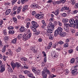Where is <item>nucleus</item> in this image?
<instances>
[{
    "instance_id": "nucleus-9",
    "label": "nucleus",
    "mask_w": 78,
    "mask_h": 78,
    "mask_svg": "<svg viewBox=\"0 0 78 78\" xmlns=\"http://www.w3.org/2000/svg\"><path fill=\"white\" fill-rule=\"evenodd\" d=\"M1 67V70H0V72H3L5 70V67L4 66L2 65L0 66Z\"/></svg>"
},
{
    "instance_id": "nucleus-13",
    "label": "nucleus",
    "mask_w": 78,
    "mask_h": 78,
    "mask_svg": "<svg viewBox=\"0 0 78 78\" xmlns=\"http://www.w3.org/2000/svg\"><path fill=\"white\" fill-rule=\"evenodd\" d=\"M11 10L10 9L7 10L5 11V15H9V14L10 12H11Z\"/></svg>"
},
{
    "instance_id": "nucleus-12",
    "label": "nucleus",
    "mask_w": 78,
    "mask_h": 78,
    "mask_svg": "<svg viewBox=\"0 0 78 78\" xmlns=\"http://www.w3.org/2000/svg\"><path fill=\"white\" fill-rule=\"evenodd\" d=\"M62 22L63 23H67L69 22V19L67 18H63Z\"/></svg>"
},
{
    "instance_id": "nucleus-62",
    "label": "nucleus",
    "mask_w": 78,
    "mask_h": 78,
    "mask_svg": "<svg viewBox=\"0 0 78 78\" xmlns=\"http://www.w3.org/2000/svg\"><path fill=\"white\" fill-rule=\"evenodd\" d=\"M62 16H63V17H66L67 16V14L64 13L62 14Z\"/></svg>"
},
{
    "instance_id": "nucleus-56",
    "label": "nucleus",
    "mask_w": 78,
    "mask_h": 78,
    "mask_svg": "<svg viewBox=\"0 0 78 78\" xmlns=\"http://www.w3.org/2000/svg\"><path fill=\"white\" fill-rule=\"evenodd\" d=\"M78 10H76L74 11H73V14H76L78 12Z\"/></svg>"
},
{
    "instance_id": "nucleus-4",
    "label": "nucleus",
    "mask_w": 78,
    "mask_h": 78,
    "mask_svg": "<svg viewBox=\"0 0 78 78\" xmlns=\"http://www.w3.org/2000/svg\"><path fill=\"white\" fill-rule=\"evenodd\" d=\"M35 17L38 19H42L44 17V14H40L39 13L37 14L35 16Z\"/></svg>"
},
{
    "instance_id": "nucleus-11",
    "label": "nucleus",
    "mask_w": 78,
    "mask_h": 78,
    "mask_svg": "<svg viewBox=\"0 0 78 78\" xmlns=\"http://www.w3.org/2000/svg\"><path fill=\"white\" fill-rule=\"evenodd\" d=\"M11 65L13 70H14V69L16 67V63L13 62H12L11 63Z\"/></svg>"
},
{
    "instance_id": "nucleus-36",
    "label": "nucleus",
    "mask_w": 78,
    "mask_h": 78,
    "mask_svg": "<svg viewBox=\"0 0 78 78\" xmlns=\"http://www.w3.org/2000/svg\"><path fill=\"white\" fill-rule=\"evenodd\" d=\"M58 45V43H57V44H54L52 45V47H53V48H56V46H57Z\"/></svg>"
},
{
    "instance_id": "nucleus-31",
    "label": "nucleus",
    "mask_w": 78,
    "mask_h": 78,
    "mask_svg": "<svg viewBox=\"0 0 78 78\" xmlns=\"http://www.w3.org/2000/svg\"><path fill=\"white\" fill-rule=\"evenodd\" d=\"M9 34H14L15 33L14 31L12 30H9Z\"/></svg>"
},
{
    "instance_id": "nucleus-34",
    "label": "nucleus",
    "mask_w": 78,
    "mask_h": 78,
    "mask_svg": "<svg viewBox=\"0 0 78 78\" xmlns=\"http://www.w3.org/2000/svg\"><path fill=\"white\" fill-rule=\"evenodd\" d=\"M71 3L72 5H75V1L74 0H72L71 1Z\"/></svg>"
},
{
    "instance_id": "nucleus-59",
    "label": "nucleus",
    "mask_w": 78,
    "mask_h": 78,
    "mask_svg": "<svg viewBox=\"0 0 78 78\" xmlns=\"http://www.w3.org/2000/svg\"><path fill=\"white\" fill-rule=\"evenodd\" d=\"M56 54V52H53V53L52 54V56H55Z\"/></svg>"
},
{
    "instance_id": "nucleus-16",
    "label": "nucleus",
    "mask_w": 78,
    "mask_h": 78,
    "mask_svg": "<svg viewBox=\"0 0 78 78\" xmlns=\"http://www.w3.org/2000/svg\"><path fill=\"white\" fill-rule=\"evenodd\" d=\"M51 47H52V42H50L49 43L48 46H47L48 49V50L50 49Z\"/></svg>"
},
{
    "instance_id": "nucleus-18",
    "label": "nucleus",
    "mask_w": 78,
    "mask_h": 78,
    "mask_svg": "<svg viewBox=\"0 0 78 78\" xmlns=\"http://www.w3.org/2000/svg\"><path fill=\"white\" fill-rule=\"evenodd\" d=\"M15 64H16V67H17V68H19V67H21V64H20V63L16 62Z\"/></svg>"
},
{
    "instance_id": "nucleus-45",
    "label": "nucleus",
    "mask_w": 78,
    "mask_h": 78,
    "mask_svg": "<svg viewBox=\"0 0 78 78\" xmlns=\"http://www.w3.org/2000/svg\"><path fill=\"white\" fill-rule=\"evenodd\" d=\"M70 62L71 64H73L75 62V59H71L70 60Z\"/></svg>"
},
{
    "instance_id": "nucleus-63",
    "label": "nucleus",
    "mask_w": 78,
    "mask_h": 78,
    "mask_svg": "<svg viewBox=\"0 0 78 78\" xmlns=\"http://www.w3.org/2000/svg\"><path fill=\"white\" fill-rule=\"evenodd\" d=\"M44 70V72H46L47 70V67H44L43 69Z\"/></svg>"
},
{
    "instance_id": "nucleus-55",
    "label": "nucleus",
    "mask_w": 78,
    "mask_h": 78,
    "mask_svg": "<svg viewBox=\"0 0 78 78\" xmlns=\"http://www.w3.org/2000/svg\"><path fill=\"white\" fill-rule=\"evenodd\" d=\"M61 3V1H58L56 2V4H57L58 5H59V4H60Z\"/></svg>"
},
{
    "instance_id": "nucleus-60",
    "label": "nucleus",
    "mask_w": 78,
    "mask_h": 78,
    "mask_svg": "<svg viewBox=\"0 0 78 78\" xmlns=\"http://www.w3.org/2000/svg\"><path fill=\"white\" fill-rule=\"evenodd\" d=\"M37 75H41V72H40V71L38 70L37 71Z\"/></svg>"
},
{
    "instance_id": "nucleus-50",
    "label": "nucleus",
    "mask_w": 78,
    "mask_h": 78,
    "mask_svg": "<svg viewBox=\"0 0 78 78\" xmlns=\"http://www.w3.org/2000/svg\"><path fill=\"white\" fill-rule=\"evenodd\" d=\"M5 6H9V5H10V3L5 2Z\"/></svg>"
},
{
    "instance_id": "nucleus-26",
    "label": "nucleus",
    "mask_w": 78,
    "mask_h": 78,
    "mask_svg": "<svg viewBox=\"0 0 78 78\" xmlns=\"http://www.w3.org/2000/svg\"><path fill=\"white\" fill-rule=\"evenodd\" d=\"M58 44H60V45H62V44H64V42L62 41H58V43H57Z\"/></svg>"
},
{
    "instance_id": "nucleus-37",
    "label": "nucleus",
    "mask_w": 78,
    "mask_h": 78,
    "mask_svg": "<svg viewBox=\"0 0 78 78\" xmlns=\"http://www.w3.org/2000/svg\"><path fill=\"white\" fill-rule=\"evenodd\" d=\"M63 47H69V44H68V43H65L63 45Z\"/></svg>"
},
{
    "instance_id": "nucleus-38",
    "label": "nucleus",
    "mask_w": 78,
    "mask_h": 78,
    "mask_svg": "<svg viewBox=\"0 0 78 78\" xmlns=\"http://www.w3.org/2000/svg\"><path fill=\"white\" fill-rule=\"evenodd\" d=\"M42 23L44 26H47V24H46V23H45V21H44V20H42Z\"/></svg>"
},
{
    "instance_id": "nucleus-61",
    "label": "nucleus",
    "mask_w": 78,
    "mask_h": 78,
    "mask_svg": "<svg viewBox=\"0 0 78 78\" xmlns=\"http://www.w3.org/2000/svg\"><path fill=\"white\" fill-rule=\"evenodd\" d=\"M19 77L20 78H25V76L21 75H20Z\"/></svg>"
},
{
    "instance_id": "nucleus-32",
    "label": "nucleus",
    "mask_w": 78,
    "mask_h": 78,
    "mask_svg": "<svg viewBox=\"0 0 78 78\" xmlns=\"http://www.w3.org/2000/svg\"><path fill=\"white\" fill-rule=\"evenodd\" d=\"M45 72H46L47 73V74H48V75H50L51 74V72H50V70L48 69L47 70V71Z\"/></svg>"
},
{
    "instance_id": "nucleus-29",
    "label": "nucleus",
    "mask_w": 78,
    "mask_h": 78,
    "mask_svg": "<svg viewBox=\"0 0 78 78\" xmlns=\"http://www.w3.org/2000/svg\"><path fill=\"white\" fill-rule=\"evenodd\" d=\"M56 75H54L53 74L50 75L49 76V78H54V77H56Z\"/></svg>"
},
{
    "instance_id": "nucleus-35",
    "label": "nucleus",
    "mask_w": 78,
    "mask_h": 78,
    "mask_svg": "<svg viewBox=\"0 0 78 78\" xmlns=\"http://www.w3.org/2000/svg\"><path fill=\"white\" fill-rule=\"evenodd\" d=\"M8 30H13L14 29V27L12 26H9L8 27Z\"/></svg>"
},
{
    "instance_id": "nucleus-64",
    "label": "nucleus",
    "mask_w": 78,
    "mask_h": 78,
    "mask_svg": "<svg viewBox=\"0 0 78 78\" xmlns=\"http://www.w3.org/2000/svg\"><path fill=\"white\" fill-rule=\"evenodd\" d=\"M25 1V0H21V3L22 4H24Z\"/></svg>"
},
{
    "instance_id": "nucleus-20",
    "label": "nucleus",
    "mask_w": 78,
    "mask_h": 78,
    "mask_svg": "<svg viewBox=\"0 0 78 78\" xmlns=\"http://www.w3.org/2000/svg\"><path fill=\"white\" fill-rule=\"evenodd\" d=\"M49 38L51 40H53L54 39V36L52 35H49Z\"/></svg>"
},
{
    "instance_id": "nucleus-52",
    "label": "nucleus",
    "mask_w": 78,
    "mask_h": 78,
    "mask_svg": "<svg viewBox=\"0 0 78 78\" xmlns=\"http://www.w3.org/2000/svg\"><path fill=\"white\" fill-rule=\"evenodd\" d=\"M32 14L33 16H36V12L35 11H33L32 12Z\"/></svg>"
},
{
    "instance_id": "nucleus-28",
    "label": "nucleus",
    "mask_w": 78,
    "mask_h": 78,
    "mask_svg": "<svg viewBox=\"0 0 78 78\" xmlns=\"http://www.w3.org/2000/svg\"><path fill=\"white\" fill-rule=\"evenodd\" d=\"M21 47H19L18 48V49H16V51L17 52H20L21 51Z\"/></svg>"
},
{
    "instance_id": "nucleus-2",
    "label": "nucleus",
    "mask_w": 78,
    "mask_h": 78,
    "mask_svg": "<svg viewBox=\"0 0 78 78\" xmlns=\"http://www.w3.org/2000/svg\"><path fill=\"white\" fill-rule=\"evenodd\" d=\"M48 27L49 28L47 30V31L48 33H53V30L55 28V25L51 23H49L48 24Z\"/></svg>"
},
{
    "instance_id": "nucleus-3",
    "label": "nucleus",
    "mask_w": 78,
    "mask_h": 78,
    "mask_svg": "<svg viewBox=\"0 0 78 78\" xmlns=\"http://www.w3.org/2000/svg\"><path fill=\"white\" fill-rule=\"evenodd\" d=\"M62 32V28L61 27H59L55 31L54 36L56 37L58 34H61Z\"/></svg>"
},
{
    "instance_id": "nucleus-15",
    "label": "nucleus",
    "mask_w": 78,
    "mask_h": 78,
    "mask_svg": "<svg viewBox=\"0 0 78 78\" xmlns=\"http://www.w3.org/2000/svg\"><path fill=\"white\" fill-rule=\"evenodd\" d=\"M8 71L9 72H10V73H12V72H13V70L12 69V68L10 66H9L8 68Z\"/></svg>"
},
{
    "instance_id": "nucleus-39",
    "label": "nucleus",
    "mask_w": 78,
    "mask_h": 78,
    "mask_svg": "<svg viewBox=\"0 0 78 78\" xmlns=\"http://www.w3.org/2000/svg\"><path fill=\"white\" fill-rule=\"evenodd\" d=\"M72 73L73 74L76 73V74H74L75 75L77 74V72L76 71H75L74 69L72 71Z\"/></svg>"
},
{
    "instance_id": "nucleus-19",
    "label": "nucleus",
    "mask_w": 78,
    "mask_h": 78,
    "mask_svg": "<svg viewBox=\"0 0 78 78\" xmlns=\"http://www.w3.org/2000/svg\"><path fill=\"white\" fill-rule=\"evenodd\" d=\"M60 34L61 37H64L66 35V33L65 32H62L60 33V34Z\"/></svg>"
},
{
    "instance_id": "nucleus-5",
    "label": "nucleus",
    "mask_w": 78,
    "mask_h": 78,
    "mask_svg": "<svg viewBox=\"0 0 78 78\" xmlns=\"http://www.w3.org/2000/svg\"><path fill=\"white\" fill-rule=\"evenodd\" d=\"M31 23L32 25H33L34 27H35V28H38V27H39V25L37 23V22L34 21H32Z\"/></svg>"
},
{
    "instance_id": "nucleus-42",
    "label": "nucleus",
    "mask_w": 78,
    "mask_h": 78,
    "mask_svg": "<svg viewBox=\"0 0 78 78\" xmlns=\"http://www.w3.org/2000/svg\"><path fill=\"white\" fill-rule=\"evenodd\" d=\"M30 71H29L26 70L24 71V73L25 74H28V73H30Z\"/></svg>"
},
{
    "instance_id": "nucleus-40",
    "label": "nucleus",
    "mask_w": 78,
    "mask_h": 78,
    "mask_svg": "<svg viewBox=\"0 0 78 78\" xmlns=\"http://www.w3.org/2000/svg\"><path fill=\"white\" fill-rule=\"evenodd\" d=\"M3 33L5 35H6L7 34V31H6V30L5 29L3 30Z\"/></svg>"
},
{
    "instance_id": "nucleus-46",
    "label": "nucleus",
    "mask_w": 78,
    "mask_h": 78,
    "mask_svg": "<svg viewBox=\"0 0 78 78\" xmlns=\"http://www.w3.org/2000/svg\"><path fill=\"white\" fill-rule=\"evenodd\" d=\"M57 23H58V25L60 27L62 26V23L60 22L59 21H57Z\"/></svg>"
},
{
    "instance_id": "nucleus-54",
    "label": "nucleus",
    "mask_w": 78,
    "mask_h": 78,
    "mask_svg": "<svg viewBox=\"0 0 78 78\" xmlns=\"http://www.w3.org/2000/svg\"><path fill=\"white\" fill-rule=\"evenodd\" d=\"M70 31H71L72 32V33L73 34V33H75V30L73 29H70Z\"/></svg>"
},
{
    "instance_id": "nucleus-53",
    "label": "nucleus",
    "mask_w": 78,
    "mask_h": 78,
    "mask_svg": "<svg viewBox=\"0 0 78 78\" xmlns=\"http://www.w3.org/2000/svg\"><path fill=\"white\" fill-rule=\"evenodd\" d=\"M71 24H69V23H67L66 24V26L67 27H72V26H71Z\"/></svg>"
},
{
    "instance_id": "nucleus-51",
    "label": "nucleus",
    "mask_w": 78,
    "mask_h": 78,
    "mask_svg": "<svg viewBox=\"0 0 78 78\" xmlns=\"http://www.w3.org/2000/svg\"><path fill=\"white\" fill-rule=\"evenodd\" d=\"M30 49L31 50H33V51L35 49V46L31 47L30 48Z\"/></svg>"
},
{
    "instance_id": "nucleus-7",
    "label": "nucleus",
    "mask_w": 78,
    "mask_h": 78,
    "mask_svg": "<svg viewBox=\"0 0 78 78\" xmlns=\"http://www.w3.org/2000/svg\"><path fill=\"white\" fill-rule=\"evenodd\" d=\"M42 75L44 78H46L47 76V73L44 72V71L42 72Z\"/></svg>"
},
{
    "instance_id": "nucleus-48",
    "label": "nucleus",
    "mask_w": 78,
    "mask_h": 78,
    "mask_svg": "<svg viewBox=\"0 0 78 78\" xmlns=\"http://www.w3.org/2000/svg\"><path fill=\"white\" fill-rule=\"evenodd\" d=\"M77 67H78L77 66H75L74 67V70H78V68Z\"/></svg>"
},
{
    "instance_id": "nucleus-22",
    "label": "nucleus",
    "mask_w": 78,
    "mask_h": 78,
    "mask_svg": "<svg viewBox=\"0 0 78 78\" xmlns=\"http://www.w3.org/2000/svg\"><path fill=\"white\" fill-rule=\"evenodd\" d=\"M42 53L43 55V56L44 57V59H47V55H46V53L45 51H42Z\"/></svg>"
},
{
    "instance_id": "nucleus-27",
    "label": "nucleus",
    "mask_w": 78,
    "mask_h": 78,
    "mask_svg": "<svg viewBox=\"0 0 78 78\" xmlns=\"http://www.w3.org/2000/svg\"><path fill=\"white\" fill-rule=\"evenodd\" d=\"M16 41H17V38H16L12 41V42L13 44H16Z\"/></svg>"
},
{
    "instance_id": "nucleus-44",
    "label": "nucleus",
    "mask_w": 78,
    "mask_h": 78,
    "mask_svg": "<svg viewBox=\"0 0 78 78\" xmlns=\"http://www.w3.org/2000/svg\"><path fill=\"white\" fill-rule=\"evenodd\" d=\"M6 50V49H5V46H4L3 47L2 50V52L3 53H4V52H5V51Z\"/></svg>"
},
{
    "instance_id": "nucleus-21",
    "label": "nucleus",
    "mask_w": 78,
    "mask_h": 78,
    "mask_svg": "<svg viewBox=\"0 0 78 78\" xmlns=\"http://www.w3.org/2000/svg\"><path fill=\"white\" fill-rule=\"evenodd\" d=\"M12 19L14 21V22L16 23H17V19L15 17H13L12 18Z\"/></svg>"
},
{
    "instance_id": "nucleus-57",
    "label": "nucleus",
    "mask_w": 78,
    "mask_h": 78,
    "mask_svg": "<svg viewBox=\"0 0 78 78\" xmlns=\"http://www.w3.org/2000/svg\"><path fill=\"white\" fill-rule=\"evenodd\" d=\"M52 2L53 3V5H56V2L55 1H53L52 0Z\"/></svg>"
},
{
    "instance_id": "nucleus-25",
    "label": "nucleus",
    "mask_w": 78,
    "mask_h": 78,
    "mask_svg": "<svg viewBox=\"0 0 78 78\" xmlns=\"http://www.w3.org/2000/svg\"><path fill=\"white\" fill-rule=\"evenodd\" d=\"M25 30V28L23 27H21L20 29V31L21 32H23Z\"/></svg>"
},
{
    "instance_id": "nucleus-47",
    "label": "nucleus",
    "mask_w": 78,
    "mask_h": 78,
    "mask_svg": "<svg viewBox=\"0 0 78 78\" xmlns=\"http://www.w3.org/2000/svg\"><path fill=\"white\" fill-rule=\"evenodd\" d=\"M74 8L76 9L78 8V3H76L75 5H74Z\"/></svg>"
},
{
    "instance_id": "nucleus-24",
    "label": "nucleus",
    "mask_w": 78,
    "mask_h": 78,
    "mask_svg": "<svg viewBox=\"0 0 78 78\" xmlns=\"http://www.w3.org/2000/svg\"><path fill=\"white\" fill-rule=\"evenodd\" d=\"M4 39L5 42H7L8 41V39H9V37H8L7 36H5L4 37Z\"/></svg>"
},
{
    "instance_id": "nucleus-30",
    "label": "nucleus",
    "mask_w": 78,
    "mask_h": 78,
    "mask_svg": "<svg viewBox=\"0 0 78 78\" xmlns=\"http://www.w3.org/2000/svg\"><path fill=\"white\" fill-rule=\"evenodd\" d=\"M17 1V0H12V5H14L16 3V2Z\"/></svg>"
},
{
    "instance_id": "nucleus-17",
    "label": "nucleus",
    "mask_w": 78,
    "mask_h": 78,
    "mask_svg": "<svg viewBox=\"0 0 78 78\" xmlns=\"http://www.w3.org/2000/svg\"><path fill=\"white\" fill-rule=\"evenodd\" d=\"M28 8V5H25L22 11L23 12L25 11L26 10H27Z\"/></svg>"
},
{
    "instance_id": "nucleus-41",
    "label": "nucleus",
    "mask_w": 78,
    "mask_h": 78,
    "mask_svg": "<svg viewBox=\"0 0 78 78\" xmlns=\"http://www.w3.org/2000/svg\"><path fill=\"white\" fill-rule=\"evenodd\" d=\"M54 19V18H53V17H52L49 20V21L50 22V23H51L52 22H53V21Z\"/></svg>"
},
{
    "instance_id": "nucleus-49",
    "label": "nucleus",
    "mask_w": 78,
    "mask_h": 78,
    "mask_svg": "<svg viewBox=\"0 0 78 78\" xmlns=\"http://www.w3.org/2000/svg\"><path fill=\"white\" fill-rule=\"evenodd\" d=\"M65 30L66 32H69V29L68 27H66L65 28Z\"/></svg>"
},
{
    "instance_id": "nucleus-33",
    "label": "nucleus",
    "mask_w": 78,
    "mask_h": 78,
    "mask_svg": "<svg viewBox=\"0 0 78 78\" xmlns=\"http://www.w3.org/2000/svg\"><path fill=\"white\" fill-rule=\"evenodd\" d=\"M27 76H29V77H32V76H33V74H32V73H30V72L29 73L27 74Z\"/></svg>"
},
{
    "instance_id": "nucleus-6",
    "label": "nucleus",
    "mask_w": 78,
    "mask_h": 78,
    "mask_svg": "<svg viewBox=\"0 0 78 78\" xmlns=\"http://www.w3.org/2000/svg\"><path fill=\"white\" fill-rule=\"evenodd\" d=\"M31 37V33L29 34L27 36H26L25 37H23V38L24 39H25V41H26L28 39H29Z\"/></svg>"
},
{
    "instance_id": "nucleus-1",
    "label": "nucleus",
    "mask_w": 78,
    "mask_h": 78,
    "mask_svg": "<svg viewBox=\"0 0 78 78\" xmlns=\"http://www.w3.org/2000/svg\"><path fill=\"white\" fill-rule=\"evenodd\" d=\"M69 23H70L71 25H73V27L74 28H76V29H78V20L76 19L75 20L74 19H70L69 20Z\"/></svg>"
},
{
    "instance_id": "nucleus-23",
    "label": "nucleus",
    "mask_w": 78,
    "mask_h": 78,
    "mask_svg": "<svg viewBox=\"0 0 78 78\" xmlns=\"http://www.w3.org/2000/svg\"><path fill=\"white\" fill-rule=\"evenodd\" d=\"M30 28H31V29L32 30L34 31V32H36L37 31V30L33 26H31L30 27Z\"/></svg>"
},
{
    "instance_id": "nucleus-43",
    "label": "nucleus",
    "mask_w": 78,
    "mask_h": 78,
    "mask_svg": "<svg viewBox=\"0 0 78 78\" xmlns=\"http://www.w3.org/2000/svg\"><path fill=\"white\" fill-rule=\"evenodd\" d=\"M16 9H17V6H15L13 8V11H14L16 10Z\"/></svg>"
},
{
    "instance_id": "nucleus-8",
    "label": "nucleus",
    "mask_w": 78,
    "mask_h": 78,
    "mask_svg": "<svg viewBox=\"0 0 78 78\" xmlns=\"http://www.w3.org/2000/svg\"><path fill=\"white\" fill-rule=\"evenodd\" d=\"M69 8L68 7L64 6V7L62 8V9H61L60 11H64V10H69Z\"/></svg>"
},
{
    "instance_id": "nucleus-14",
    "label": "nucleus",
    "mask_w": 78,
    "mask_h": 78,
    "mask_svg": "<svg viewBox=\"0 0 78 78\" xmlns=\"http://www.w3.org/2000/svg\"><path fill=\"white\" fill-rule=\"evenodd\" d=\"M59 12V9H57L55 11V15L57 16H58Z\"/></svg>"
},
{
    "instance_id": "nucleus-10",
    "label": "nucleus",
    "mask_w": 78,
    "mask_h": 78,
    "mask_svg": "<svg viewBox=\"0 0 78 78\" xmlns=\"http://www.w3.org/2000/svg\"><path fill=\"white\" fill-rule=\"evenodd\" d=\"M22 8V6H20L17 9V12L18 14L20 13V11H21V9Z\"/></svg>"
},
{
    "instance_id": "nucleus-58",
    "label": "nucleus",
    "mask_w": 78,
    "mask_h": 78,
    "mask_svg": "<svg viewBox=\"0 0 78 78\" xmlns=\"http://www.w3.org/2000/svg\"><path fill=\"white\" fill-rule=\"evenodd\" d=\"M61 3H62V4H63V3H65V2H66V0H61Z\"/></svg>"
}]
</instances>
